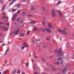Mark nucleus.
Wrapping results in <instances>:
<instances>
[{"label": "nucleus", "instance_id": "56", "mask_svg": "<svg viewBox=\"0 0 74 74\" xmlns=\"http://www.w3.org/2000/svg\"><path fill=\"white\" fill-rule=\"evenodd\" d=\"M15 1H16V0H13L12 1V2H13V3H14V2Z\"/></svg>", "mask_w": 74, "mask_h": 74}, {"label": "nucleus", "instance_id": "39", "mask_svg": "<svg viewBox=\"0 0 74 74\" xmlns=\"http://www.w3.org/2000/svg\"><path fill=\"white\" fill-rule=\"evenodd\" d=\"M60 3H61V2H59L58 3L57 5H59V4H60Z\"/></svg>", "mask_w": 74, "mask_h": 74}, {"label": "nucleus", "instance_id": "53", "mask_svg": "<svg viewBox=\"0 0 74 74\" xmlns=\"http://www.w3.org/2000/svg\"><path fill=\"white\" fill-rule=\"evenodd\" d=\"M3 15H5V13H2Z\"/></svg>", "mask_w": 74, "mask_h": 74}, {"label": "nucleus", "instance_id": "9", "mask_svg": "<svg viewBox=\"0 0 74 74\" xmlns=\"http://www.w3.org/2000/svg\"><path fill=\"white\" fill-rule=\"evenodd\" d=\"M45 17H44L42 21V23L43 25H45Z\"/></svg>", "mask_w": 74, "mask_h": 74}, {"label": "nucleus", "instance_id": "3", "mask_svg": "<svg viewBox=\"0 0 74 74\" xmlns=\"http://www.w3.org/2000/svg\"><path fill=\"white\" fill-rule=\"evenodd\" d=\"M48 25V26H49V27L50 29H52V30H53L54 29H55V27L53 26H52V25L51 24V23H47Z\"/></svg>", "mask_w": 74, "mask_h": 74}, {"label": "nucleus", "instance_id": "28", "mask_svg": "<svg viewBox=\"0 0 74 74\" xmlns=\"http://www.w3.org/2000/svg\"><path fill=\"white\" fill-rule=\"evenodd\" d=\"M17 16V14L16 13L15 14L14 16V17H15V18H16Z\"/></svg>", "mask_w": 74, "mask_h": 74}, {"label": "nucleus", "instance_id": "42", "mask_svg": "<svg viewBox=\"0 0 74 74\" xmlns=\"http://www.w3.org/2000/svg\"><path fill=\"white\" fill-rule=\"evenodd\" d=\"M24 48H25V46L23 47H22L21 49H24Z\"/></svg>", "mask_w": 74, "mask_h": 74}, {"label": "nucleus", "instance_id": "25", "mask_svg": "<svg viewBox=\"0 0 74 74\" xmlns=\"http://www.w3.org/2000/svg\"><path fill=\"white\" fill-rule=\"evenodd\" d=\"M42 10L43 11H45V7H43L42 8Z\"/></svg>", "mask_w": 74, "mask_h": 74}, {"label": "nucleus", "instance_id": "8", "mask_svg": "<svg viewBox=\"0 0 74 74\" xmlns=\"http://www.w3.org/2000/svg\"><path fill=\"white\" fill-rule=\"evenodd\" d=\"M46 30L47 32H48V33H51V29H49L46 28Z\"/></svg>", "mask_w": 74, "mask_h": 74}, {"label": "nucleus", "instance_id": "18", "mask_svg": "<svg viewBox=\"0 0 74 74\" xmlns=\"http://www.w3.org/2000/svg\"><path fill=\"white\" fill-rule=\"evenodd\" d=\"M12 21H15V17H13L12 18Z\"/></svg>", "mask_w": 74, "mask_h": 74}, {"label": "nucleus", "instance_id": "29", "mask_svg": "<svg viewBox=\"0 0 74 74\" xmlns=\"http://www.w3.org/2000/svg\"><path fill=\"white\" fill-rule=\"evenodd\" d=\"M32 15H29L27 16L28 18H31V17Z\"/></svg>", "mask_w": 74, "mask_h": 74}, {"label": "nucleus", "instance_id": "7", "mask_svg": "<svg viewBox=\"0 0 74 74\" xmlns=\"http://www.w3.org/2000/svg\"><path fill=\"white\" fill-rule=\"evenodd\" d=\"M62 73L64 74H66L67 73V70H66V69H64L62 71Z\"/></svg>", "mask_w": 74, "mask_h": 74}, {"label": "nucleus", "instance_id": "63", "mask_svg": "<svg viewBox=\"0 0 74 74\" xmlns=\"http://www.w3.org/2000/svg\"><path fill=\"white\" fill-rule=\"evenodd\" d=\"M0 28H1V29H2L3 28V27H0Z\"/></svg>", "mask_w": 74, "mask_h": 74}, {"label": "nucleus", "instance_id": "38", "mask_svg": "<svg viewBox=\"0 0 74 74\" xmlns=\"http://www.w3.org/2000/svg\"><path fill=\"white\" fill-rule=\"evenodd\" d=\"M42 32L44 33L45 32V30H44L43 29H42Z\"/></svg>", "mask_w": 74, "mask_h": 74}, {"label": "nucleus", "instance_id": "24", "mask_svg": "<svg viewBox=\"0 0 74 74\" xmlns=\"http://www.w3.org/2000/svg\"><path fill=\"white\" fill-rule=\"evenodd\" d=\"M52 70L53 71H55L56 70V69L53 68V66H52Z\"/></svg>", "mask_w": 74, "mask_h": 74}, {"label": "nucleus", "instance_id": "58", "mask_svg": "<svg viewBox=\"0 0 74 74\" xmlns=\"http://www.w3.org/2000/svg\"><path fill=\"white\" fill-rule=\"evenodd\" d=\"M56 74H60V73H56Z\"/></svg>", "mask_w": 74, "mask_h": 74}, {"label": "nucleus", "instance_id": "35", "mask_svg": "<svg viewBox=\"0 0 74 74\" xmlns=\"http://www.w3.org/2000/svg\"><path fill=\"white\" fill-rule=\"evenodd\" d=\"M58 14L60 16H62V14H61V13L60 12H59Z\"/></svg>", "mask_w": 74, "mask_h": 74}, {"label": "nucleus", "instance_id": "40", "mask_svg": "<svg viewBox=\"0 0 74 74\" xmlns=\"http://www.w3.org/2000/svg\"><path fill=\"white\" fill-rule=\"evenodd\" d=\"M3 22H1L0 23V25H3Z\"/></svg>", "mask_w": 74, "mask_h": 74}, {"label": "nucleus", "instance_id": "22", "mask_svg": "<svg viewBox=\"0 0 74 74\" xmlns=\"http://www.w3.org/2000/svg\"><path fill=\"white\" fill-rule=\"evenodd\" d=\"M20 20V18H18L17 20V22H19V21Z\"/></svg>", "mask_w": 74, "mask_h": 74}, {"label": "nucleus", "instance_id": "2", "mask_svg": "<svg viewBox=\"0 0 74 74\" xmlns=\"http://www.w3.org/2000/svg\"><path fill=\"white\" fill-rule=\"evenodd\" d=\"M58 32L60 33H64V35H68L69 34V33L66 32L65 31H62L61 30H58Z\"/></svg>", "mask_w": 74, "mask_h": 74}, {"label": "nucleus", "instance_id": "47", "mask_svg": "<svg viewBox=\"0 0 74 74\" xmlns=\"http://www.w3.org/2000/svg\"><path fill=\"white\" fill-rule=\"evenodd\" d=\"M1 45H2V47H4V45H5V44H3Z\"/></svg>", "mask_w": 74, "mask_h": 74}, {"label": "nucleus", "instance_id": "50", "mask_svg": "<svg viewBox=\"0 0 74 74\" xmlns=\"http://www.w3.org/2000/svg\"><path fill=\"white\" fill-rule=\"evenodd\" d=\"M3 0H0V3H2V1Z\"/></svg>", "mask_w": 74, "mask_h": 74}, {"label": "nucleus", "instance_id": "60", "mask_svg": "<svg viewBox=\"0 0 74 74\" xmlns=\"http://www.w3.org/2000/svg\"><path fill=\"white\" fill-rule=\"evenodd\" d=\"M33 68L34 69H36V68H35V67L33 66Z\"/></svg>", "mask_w": 74, "mask_h": 74}, {"label": "nucleus", "instance_id": "37", "mask_svg": "<svg viewBox=\"0 0 74 74\" xmlns=\"http://www.w3.org/2000/svg\"><path fill=\"white\" fill-rule=\"evenodd\" d=\"M34 9V7H32L31 8V10H32V11H33V10Z\"/></svg>", "mask_w": 74, "mask_h": 74}, {"label": "nucleus", "instance_id": "4", "mask_svg": "<svg viewBox=\"0 0 74 74\" xmlns=\"http://www.w3.org/2000/svg\"><path fill=\"white\" fill-rule=\"evenodd\" d=\"M36 43L37 44V45L38 47H40V46H41V42H40V41L39 40H38L37 41Z\"/></svg>", "mask_w": 74, "mask_h": 74}, {"label": "nucleus", "instance_id": "30", "mask_svg": "<svg viewBox=\"0 0 74 74\" xmlns=\"http://www.w3.org/2000/svg\"><path fill=\"white\" fill-rule=\"evenodd\" d=\"M36 24V23L33 22H31V23H30V24H32V25H34V24Z\"/></svg>", "mask_w": 74, "mask_h": 74}, {"label": "nucleus", "instance_id": "31", "mask_svg": "<svg viewBox=\"0 0 74 74\" xmlns=\"http://www.w3.org/2000/svg\"><path fill=\"white\" fill-rule=\"evenodd\" d=\"M13 33V32H11L9 35L10 36H12V35Z\"/></svg>", "mask_w": 74, "mask_h": 74}, {"label": "nucleus", "instance_id": "46", "mask_svg": "<svg viewBox=\"0 0 74 74\" xmlns=\"http://www.w3.org/2000/svg\"><path fill=\"white\" fill-rule=\"evenodd\" d=\"M63 60H61V64H62V62H63Z\"/></svg>", "mask_w": 74, "mask_h": 74}, {"label": "nucleus", "instance_id": "49", "mask_svg": "<svg viewBox=\"0 0 74 74\" xmlns=\"http://www.w3.org/2000/svg\"><path fill=\"white\" fill-rule=\"evenodd\" d=\"M46 40H47V41H49L50 40V39L48 38H47Z\"/></svg>", "mask_w": 74, "mask_h": 74}, {"label": "nucleus", "instance_id": "14", "mask_svg": "<svg viewBox=\"0 0 74 74\" xmlns=\"http://www.w3.org/2000/svg\"><path fill=\"white\" fill-rule=\"evenodd\" d=\"M33 29L35 30V31H37L38 29L37 28L35 27H33Z\"/></svg>", "mask_w": 74, "mask_h": 74}, {"label": "nucleus", "instance_id": "16", "mask_svg": "<svg viewBox=\"0 0 74 74\" xmlns=\"http://www.w3.org/2000/svg\"><path fill=\"white\" fill-rule=\"evenodd\" d=\"M16 7H17V8H19V7H21V5L19 4H18L17 5Z\"/></svg>", "mask_w": 74, "mask_h": 74}, {"label": "nucleus", "instance_id": "10", "mask_svg": "<svg viewBox=\"0 0 74 74\" xmlns=\"http://www.w3.org/2000/svg\"><path fill=\"white\" fill-rule=\"evenodd\" d=\"M8 51H9V48H8L7 49L6 51L5 52V53L4 54V55H6L7 54V52Z\"/></svg>", "mask_w": 74, "mask_h": 74}, {"label": "nucleus", "instance_id": "6", "mask_svg": "<svg viewBox=\"0 0 74 74\" xmlns=\"http://www.w3.org/2000/svg\"><path fill=\"white\" fill-rule=\"evenodd\" d=\"M55 10H53L52 11V15H53L54 17H55V16H56V14H55Z\"/></svg>", "mask_w": 74, "mask_h": 74}, {"label": "nucleus", "instance_id": "27", "mask_svg": "<svg viewBox=\"0 0 74 74\" xmlns=\"http://www.w3.org/2000/svg\"><path fill=\"white\" fill-rule=\"evenodd\" d=\"M22 15H24L25 16V12H23V13H22Z\"/></svg>", "mask_w": 74, "mask_h": 74}, {"label": "nucleus", "instance_id": "51", "mask_svg": "<svg viewBox=\"0 0 74 74\" xmlns=\"http://www.w3.org/2000/svg\"><path fill=\"white\" fill-rule=\"evenodd\" d=\"M18 73H20V71L19 70H18Z\"/></svg>", "mask_w": 74, "mask_h": 74}, {"label": "nucleus", "instance_id": "61", "mask_svg": "<svg viewBox=\"0 0 74 74\" xmlns=\"http://www.w3.org/2000/svg\"><path fill=\"white\" fill-rule=\"evenodd\" d=\"M15 24L16 26V25H17V24L16 23H15Z\"/></svg>", "mask_w": 74, "mask_h": 74}, {"label": "nucleus", "instance_id": "15", "mask_svg": "<svg viewBox=\"0 0 74 74\" xmlns=\"http://www.w3.org/2000/svg\"><path fill=\"white\" fill-rule=\"evenodd\" d=\"M54 64H57V65H58V64H59V62H55Z\"/></svg>", "mask_w": 74, "mask_h": 74}, {"label": "nucleus", "instance_id": "52", "mask_svg": "<svg viewBox=\"0 0 74 74\" xmlns=\"http://www.w3.org/2000/svg\"><path fill=\"white\" fill-rule=\"evenodd\" d=\"M2 18L3 19H5V17L4 16H3L2 17Z\"/></svg>", "mask_w": 74, "mask_h": 74}, {"label": "nucleus", "instance_id": "1", "mask_svg": "<svg viewBox=\"0 0 74 74\" xmlns=\"http://www.w3.org/2000/svg\"><path fill=\"white\" fill-rule=\"evenodd\" d=\"M18 33L19 30H18V27H16L14 32V34L16 36L18 34Z\"/></svg>", "mask_w": 74, "mask_h": 74}, {"label": "nucleus", "instance_id": "34", "mask_svg": "<svg viewBox=\"0 0 74 74\" xmlns=\"http://www.w3.org/2000/svg\"><path fill=\"white\" fill-rule=\"evenodd\" d=\"M21 12V10H19L17 12V14H19Z\"/></svg>", "mask_w": 74, "mask_h": 74}, {"label": "nucleus", "instance_id": "5", "mask_svg": "<svg viewBox=\"0 0 74 74\" xmlns=\"http://www.w3.org/2000/svg\"><path fill=\"white\" fill-rule=\"evenodd\" d=\"M61 51H62V50L60 49H59V51L58 52V50L57 49H56L55 52L57 54L58 53H60V52H61Z\"/></svg>", "mask_w": 74, "mask_h": 74}, {"label": "nucleus", "instance_id": "12", "mask_svg": "<svg viewBox=\"0 0 74 74\" xmlns=\"http://www.w3.org/2000/svg\"><path fill=\"white\" fill-rule=\"evenodd\" d=\"M64 55V53H62L60 54V56H58V57H60V56H62Z\"/></svg>", "mask_w": 74, "mask_h": 74}, {"label": "nucleus", "instance_id": "33", "mask_svg": "<svg viewBox=\"0 0 74 74\" xmlns=\"http://www.w3.org/2000/svg\"><path fill=\"white\" fill-rule=\"evenodd\" d=\"M29 45H26L25 46H24V47H29Z\"/></svg>", "mask_w": 74, "mask_h": 74}, {"label": "nucleus", "instance_id": "43", "mask_svg": "<svg viewBox=\"0 0 74 74\" xmlns=\"http://www.w3.org/2000/svg\"><path fill=\"white\" fill-rule=\"evenodd\" d=\"M14 4V3L13 2L12 3H11L9 5V6H10V5H12V4Z\"/></svg>", "mask_w": 74, "mask_h": 74}, {"label": "nucleus", "instance_id": "11", "mask_svg": "<svg viewBox=\"0 0 74 74\" xmlns=\"http://www.w3.org/2000/svg\"><path fill=\"white\" fill-rule=\"evenodd\" d=\"M63 58H64V57H60L57 59V60H61V59H62Z\"/></svg>", "mask_w": 74, "mask_h": 74}, {"label": "nucleus", "instance_id": "48", "mask_svg": "<svg viewBox=\"0 0 74 74\" xmlns=\"http://www.w3.org/2000/svg\"><path fill=\"white\" fill-rule=\"evenodd\" d=\"M23 21H22L21 22V24H23Z\"/></svg>", "mask_w": 74, "mask_h": 74}, {"label": "nucleus", "instance_id": "44", "mask_svg": "<svg viewBox=\"0 0 74 74\" xmlns=\"http://www.w3.org/2000/svg\"><path fill=\"white\" fill-rule=\"evenodd\" d=\"M5 18H6V19H7H7H8V17H5Z\"/></svg>", "mask_w": 74, "mask_h": 74}, {"label": "nucleus", "instance_id": "17", "mask_svg": "<svg viewBox=\"0 0 74 74\" xmlns=\"http://www.w3.org/2000/svg\"><path fill=\"white\" fill-rule=\"evenodd\" d=\"M29 62H27L25 64V65L27 67H29Z\"/></svg>", "mask_w": 74, "mask_h": 74}, {"label": "nucleus", "instance_id": "59", "mask_svg": "<svg viewBox=\"0 0 74 74\" xmlns=\"http://www.w3.org/2000/svg\"><path fill=\"white\" fill-rule=\"evenodd\" d=\"M26 44V42L24 43V44H23V45H25Z\"/></svg>", "mask_w": 74, "mask_h": 74}, {"label": "nucleus", "instance_id": "55", "mask_svg": "<svg viewBox=\"0 0 74 74\" xmlns=\"http://www.w3.org/2000/svg\"><path fill=\"white\" fill-rule=\"evenodd\" d=\"M9 23H9V22L8 23H7V26H9Z\"/></svg>", "mask_w": 74, "mask_h": 74}, {"label": "nucleus", "instance_id": "54", "mask_svg": "<svg viewBox=\"0 0 74 74\" xmlns=\"http://www.w3.org/2000/svg\"><path fill=\"white\" fill-rule=\"evenodd\" d=\"M6 73V72H4L3 73V74H5Z\"/></svg>", "mask_w": 74, "mask_h": 74}, {"label": "nucleus", "instance_id": "45", "mask_svg": "<svg viewBox=\"0 0 74 74\" xmlns=\"http://www.w3.org/2000/svg\"><path fill=\"white\" fill-rule=\"evenodd\" d=\"M34 74H39L37 72H35L34 73Z\"/></svg>", "mask_w": 74, "mask_h": 74}, {"label": "nucleus", "instance_id": "62", "mask_svg": "<svg viewBox=\"0 0 74 74\" xmlns=\"http://www.w3.org/2000/svg\"><path fill=\"white\" fill-rule=\"evenodd\" d=\"M19 40H22V38H19Z\"/></svg>", "mask_w": 74, "mask_h": 74}, {"label": "nucleus", "instance_id": "20", "mask_svg": "<svg viewBox=\"0 0 74 74\" xmlns=\"http://www.w3.org/2000/svg\"><path fill=\"white\" fill-rule=\"evenodd\" d=\"M29 34H30V31H27V33L26 35H29Z\"/></svg>", "mask_w": 74, "mask_h": 74}, {"label": "nucleus", "instance_id": "19", "mask_svg": "<svg viewBox=\"0 0 74 74\" xmlns=\"http://www.w3.org/2000/svg\"><path fill=\"white\" fill-rule=\"evenodd\" d=\"M16 69H15L14 70L13 72H12V73L14 74V73H15L16 72Z\"/></svg>", "mask_w": 74, "mask_h": 74}, {"label": "nucleus", "instance_id": "26", "mask_svg": "<svg viewBox=\"0 0 74 74\" xmlns=\"http://www.w3.org/2000/svg\"><path fill=\"white\" fill-rule=\"evenodd\" d=\"M17 9H12V11H16Z\"/></svg>", "mask_w": 74, "mask_h": 74}, {"label": "nucleus", "instance_id": "32", "mask_svg": "<svg viewBox=\"0 0 74 74\" xmlns=\"http://www.w3.org/2000/svg\"><path fill=\"white\" fill-rule=\"evenodd\" d=\"M42 60L43 61H44V62H45V58H42Z\"/></svg>", "mask_w": 74, "mask_h": 74}, {"label": "nucleus", "instance_id": "21", "mask_svg": "<svg viewBox=\"0 0 74 74\" xmlns=\"http://www.w3.org/2000/svg\"><path fill=\"white\" fill-rule=\"evenodd\" d=\"M3 29L4 30H6V31H7V30H8V28H4Z\"/></svg>", "mask_w": 74, "mask_h": 74}, {"label": "nucleus", "instance_id": "23", "mask_svg": "<svg viewBox=\"0 0 74 74\" xmlns=\"http://www.w3.org/2000/svg\"><path fill=\"white\" fill-rule=\"evenodd\" d=\"M57 70H59L60 71L62 70V68H60L59 69H57Z\"/></svg>", "mask_w": 74, "mask_h": 74}, {"label": "nucleus", "instance_id": "41", "mask_svg": "<svg viewBox=\"0 0 74 74\" xmlns=\"http://www.w3.org/2000/svg\"><path fill=\"white\" fill-rule=\"evenodd\" d=\"M47 45H45L43 47V48H47Z\"/></svg>", "mask_w": 74, "mask_h": 74}, {"label": "nucleus", "instance_id": "36", "mask_svg": "<svg viewBox=\"0 0 74 74\" xmlns=\"http://www.w3.org/2000/svg\"><path fill=\"white\" fill-rule=\"evenodd\" d=\"M67 65L66 64V65H65V69H67Z\"/></svg>", "mask_w": 74, "mask_h": 74}, {"label": "nucleus", "instance_id": "13", "mask_svg": "<svg viewBox=\"0 0 74 74\" xmlns=\"http://www.w3.org/2000/svg\"><path fill=\"white\" fill-rule=\"evenodd\" d=\"M20 36H21V37H23V36H24L25 34H22V33H21L20 34Z\"/></svg>", "mask_w": 74, "mask_h": 74}, {"label": "nucleus", "instance_id": "64", "mask_svg": "<svg viewBox=\"0 0 74 74\" xmlns=\"http://www.w3.org/2000/svg\"><path fill=\"white\" fill-rule=\"evenodd\" d=\"M42 74H46L45 73H44V72H43Z\"/></svg>", "mask_w": 74, "mask_h": 74}, {"label": "nucleus", "instance_id": "57", "mask_svg": "<svg viewBox=\"0 0 74 74\" xmlns=\"http://www.w3.org/2000/svg\"><path fill=\"white\" fill-rule=\"evenodd\" d=\"M4 8H4V7H3V8H2V9H1V10H4Z\"/></svg>", "mask_w": 74, "mask_h": 74}]
</instances>
